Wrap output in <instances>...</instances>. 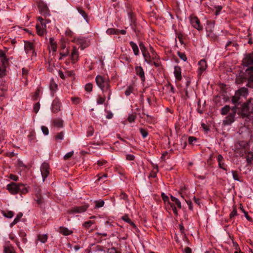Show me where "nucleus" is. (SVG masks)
<instances>
[{
  "instance_id": "nucleus-26",
  "label": "nucleus",
  "mask_w": 253,
  "mask_h": 253,
  "mask_svg": "<svg viewBox=\"0 0 253 253\" xmlns=\"http://www.w3.org/2000/svg\"><path fill=\"white\" fill-rule=\"evenodd\" d=\"M217 160L219 168L226 170V169L223 167L224 163L222 162L223 160V157L221 155H218L217 157Z\"/></svg>"
},
{
  "instance_id": "nucleus-56",
  "label": "nucleus",
  "mask_w": 253,
  "mask_h": 253,
  "mask_svg": "<svg viewBox=\"0 0 253 253\" xmlns=\"http://www.w3.org/2000/svg\"><path fill=\"white\" fill-rule=\"evenodd\" d=\"M92 224V222L91 221H88L84 223V226L86 228H88Z\"/></svg>"
},
{
  "instance_id": "nucleus-49",
  "label": "nucleus",
  "mask_w": 253,
  "mask_h": 253,
  "mask_svg": "<svg viewBox=\"0 0 253 253\" xmlns=\"http://www.w3.org/2000/svg\"><path fill=\"white\" fill-rule=\"evenodd\" d=\"M237 210L235 207H234V209H233V211L230 214V218H232L235 216L237 215Z\"/></svg>"
},
{
  "instance_id": "nucleus-20",
  "label": "nucleus",
  "mask_w": 253,
  "mask_h": 253,
  "mask_svg": "<svg viewBox=\"0 0 253 253\" xmlns=\"http://www.w3.org/2000/svg\"><path fill=\"white\" fill-rule=\"evenodd\" d=\"M214 28V23L212 22H210L207 23V26L206 27V29L207 32L209 33V34L212 33L213 31V29Z\"/></svg>"
},
{
  "instance_id": "nucleus-54",
  "label": "nucleus",
  "mask_w": 253,
  "mask_h": 253,
  "mask_svg": "<svg viewBox=\"0 0 253 253\" xmlns=\"http://www.w3.org/2000/svg\"><path fill=\"white\" fill-rule=\"evenodd\" d=\"M9 178L14 180V181H17L18 179V177L17 176L15 175H14L13 174H10V175H9Z\"/></svg>"
},
{
  "instance_id": "nucleus-18",
  "label": "nucleus",
  "mask_w": 253,
  "mask_h": 253,
  "mask_svg": "<svg viewBox=\"0 0 253 253\" xmlns=\"http://www.w3.org/2000/svg\"><path fill=\"white\" fill-rule=\"evenodd\" d=\"M59 232L65 236H67L73 233L72 230L68 229L67 228L63 227L60 228Z\"/></svg>"
},
{
  "instance_id": "nucleus-3",
  "label": "nucleus",
  "mask_w": 253,
  "mask_h": 253,
  "mask_svg": "<svg viewBox=\"0 0 253 253\" xmlns=\"http://www.w3.org/2000/svg\"><path fill=\"white\" fill-rule=\"evenodd\" d=\"M248 94V90L246 87H242L235 92V95L232 99V102L236 105L238 104L239 100L241 97H246Z\"/></svg>"
},
{
  "instance_id": "nucleus-50",
  "label": "nucleus",
  "mask_w": 253,
  "mask_h": 253,
  "mask_svg": "<svg viewBox=\"0 0 253 253\" xmlns=\"http://www.w3.org/2000/svg\"><path fill=\"white\" fill-rule=\"evenodd\" d=\"M73 153H74V152L73 151H71V152H70L68 153H67L64 156V159L65 160H67L69 158H71L73 155Z\"/></svg>"
},
{
  "instance_id": "nucleus-53",
  "label": "nucleus",
  "mask_w": 253,
  "mask_h": 253,
  "mask_svg": "<svg viewBox=\"0 0 253 253\" xmlns=\"http://www.w3.org/2000/svg\"><path fill=\"white\" fill-rule=\"evenodd\" d=\"M72 100L73 101V103L76 104H77L81 102V99L78 97H73L72 98Z\"/></svg>"
},
{
  "instance_id": "nucleus-19",
  "label": "nucleus",
  "mask_w": 253,
  "mask_h": 253,
  "mask_svg": "<svg viewBox=\"0 0 253 253\" xmlns=\"http://www.w3.org/2000/svg\"><path fill=\"white\" fill-rule=\"evenodd\" d=\"M28 192L27 187L21 183L18 184V193H21L22 194H25Z\"/></svg>"
},
{
  "instance_id": "nucleus-22",
  "label": "nucleus",
  "mask_w": 253,
  "mask_h": 253,
  "mask_svg": "<svg viewBox=\"0 0 253 253\" xmlns=\"http://www.w3.org/2000/svg\"><path fill=\"white\" fill-rule=\"evenodd\" d=\"M122 219L129 223L133 228H136V226L135 224L132 222L131 219L127 215H125L122 217Z\"/></svg>"
},
{
  "instance_id": "nucleus-60",
  "label": "nucleus",
  "mask_w": 253,
  "mask_h": 253,
  "mask_svg": "<svg viewBox=\"0 0 253 253\" xmlns=\"http://www.w3.org/2000/svg\"><path fill=\"white\" fill-rule=\"evenodd\" d=\"M243 212H244L247 219L249 221H251L252 218L249 216L248 212L244 210H243Z\"/></svg>"
},
{
  "instance_id": "nucleus-64",
  "label": "nucleus",
  "mask_w": 253,
  "mask_h": 253,
  "mask_svg": "<svg viewBox=\"0 0 253 253\" xmlns=\"http://www.w3.org/2000/svg\"><path fill=\"white\" fill-rule=\"evenodd\" d=\"M191 249L189 247H186L184 250V253H191Z\"/></svg>"
},
{
  "instance_id": "nucleus-37",
  "label": "nucleus",
  "mask_w": 253,
  "mask_h": 253,
  "mask_svg": "<svg viewBox=\"0 0 253 253\" xmlns=\"http://www.w3.org/2000/svg\"><path fill=\"white\" fill-rule=\"evenodd\" d=\"M178 55L179 57V58L182 59L184 61H186L187 60V57L186 56V55L184 53H182L180 52H177Z\"/></svg>"
},
{
  "instance_id": "nucleus-38",
  "label": "nucleus",
  "mask_w": 253,
  "mask_h": 253,
  "mask_svg": "<svg viewBox=\"0 0 253 253\" xmlns=\"http://www.w3.org/2000/svg\"><path fill=\"white\" fill-rule=\"evenodd\" d=\"M117 29L114 28L108 29L106 32L108 34H118Z\"/></svg>"
},
{
  "instance_id": "nucleus-16",
  "label": "nucleus",
  "mask_w": 253,
  "mask_h": 253,
  "mask_svg": "<svg viewBox=\"0 0 253 253\" xmlns=\"http://www.w3.org/2000/svg\"><path fill=\"white\" fill-rule=\"evenodd\" d=\"M53 125L54 126L57 127H62L63 126V121L60 118H56L53 120Z\"/></svg>"
},
{
  "instance_id": "nucleus-58",
  "label": "nucleus",
  "mask_w": 253,
  "mask_h": 253,
  "mask_svg": "<svg viewBox=\"0 0 253 253\" xmlns=\"http://www.w3.org/2000/svg\"><path fill=\"white\" fill-rule=\"evenodd\" d=\"M170 204L171 205V207L172 209V211H173V212L174 213L175 215H177L178 212H177V211L176 209V207H175L174 204Z\"/></svg>"
},
{
  "instance_id": "nucleus-46",
  "label": "nucleus",
  "mask_w": 253,
  "mask_h": 253,
  "mask_svg": "<svg viewBox=\"0 0 253 253\" xmlns=\"http://www.w3.org/2000/svg\"><path fill=\"white\" fill-rule=\"evenodd\" d=\"M40 103L38 102V103H36L34 106V112L36 113H37L40 109Z\"/></svg>"
},
{
  "instance_id": "nucleus-29",
  "label": "nucleus",
  "mask_w": 253,
  "mask_h": 253,
  "mask_svg": "<svg viewBox=\"0 0 253 253\" xmlns=\"http://www.w3.org/2000/svg\"><path fill=\"white\" fill-rule=\"evenodd\" d=\"M230 107L229 105H226L221 109V113L223 115L227 114L230 111Z\"/></svg>"
},
{
  "instance_id": "nucleus-55",
  "label": "nucleus",
  "mask_w": 253,
  "mask_h": 253,
  "mask_svg": "<svg viewBox=\"0 0 253 253\" xmlns=\"http://www.w3.org/2000/svg\"><path fill=\"white\" fill-rule=\"evenodd\" d=\"M215 9H216V11H215V15H218L219 13V12L220 11V10H221V9L222 8V6H215Z\"/></svg>"
},
{
  "instance_id": "nucleus-44",
  "label": "nucleus",
  "mask_w": 253,
  "mask_h": 253,
  "mask_svg": "<svg viewBox=\"0 0 253 253\" xmlns=\"http://www.w3.org/2000/svg\"><path fill=\"white\" fill-rule=\"evenodd\" d=\"M161 196H162V198L163 201L165 203L168 202L169 204H170L169 202L168 196L166 195L165 193H162Z\"/></svg>"
},
{
  "instance_id": "nucleus-42",
  "label": "nucleus",
  "mask_w": 253,
  "mask_h": 253,
  "mask_svg": "<svg viewBox=\"0 0 253 253\" xmlns=\"http://www.w3.org/2000/svg\"><path fill=\"white\" fill-rule=\"evenodd\" d=\"M139 45L142 54L147 52L146 48L145 47V46H144L142 42H140Z\"/></svg>"
},
{
  "instance_id": "nucleus-47",
  "label": "nucleus",
  "mask_w": 253,
  "mask_h": 253,
  "mask_svg": "<svg viewBox=\"0 0 253 253\" xmlns=\"http://www.w3.org/2000/svg\"><path fill=\"white\" fill-rule=\"evenodd\" d=\"M42 130L44 135H47L48 134V129L45 126H42Z\"/></svg>"
},
{
  "instance_id": "nucleus-61",
  "label": "nucleus",
  "mask_w": 253,
  "mask_h": 253,
  "mask_svg": "<svg viewBox=\"0 0 253 253\" xmlns=\"http://www.w3.org/2000/svg\"><path fill=\"white\" fill-rule=\"evenodd\" d=\"M23 215V214L21 212H19L16 216V217H15V218L14 219L15 220H16L17 222H18L20 218L22 217Z\"/></svg>"
},
{
  "instance_id": "nucleus-15",
  "label": "nucleus",
  "mask_w": 253,
  "mask_h": 253,
  "mask_svg": "<svg viewBox=\"0 0 253 253\" xmlns=\"http://www.w3.org/2000/svg\"><path fill=\"white\" fill-rule=\"evenodd\" d=\"M181 69L178 66H175L174 70V74L175 77L177 80H180L181 79Z\"/></svg>"
},
{
  "instance_id": "nucleus-59",
  "label": "nucleus",
  "mask_w": 253,
  "mask_h": 253,
  "mask_svg": "<svg viewBox=\"0 0 253 253\" xmlns=\"http://www.w3.org/2000/svg\"><path fill=\"white\" fill-rule=\"evenodd\" d=\"M108 253H120L119 251H117L115 248H111L108 250Z\"/></svg>"
},
{
  "instance_id": "nucleus-23",
  "label": "nucleus",
  "mask_w": 253,
  "mask_h": 253,
  "mask_svg": "<svg viewBox=\"0 0 253 253\" xmlns=\"http://www.w3.org/2000/svg\"><path fill=\"white\" fill-rule=\"evenodd\" d=\"M4 253H15L13 248L9 245H7L4 247Z\"/></svg>"
},
{
  "instance_id": "nucleus-51",
  "label": "nucleus",
  "mask_w": 253,
  "mask_h": 253,
  "mask_svg": "<svg viewBox=\"0 0 253 253\" xmlns=\"http://www.w3.org/2000/svg\"><path fill=\"white\" fill-rule=\"evenodd\" d=\"M93 133H94V130H93V128H92L91 127H90L88 128V129L87 131V136H91L93 135Z\"/></svg>"
},
{
  "instance_id": "nucleus-39",
  "label": "nucleus",
  "mask_w": 253,
  "mask_h": 253,
  "mask_svg": "<svg viewBox=\"0 0 253 253\" xmlns=\"http://www.w3.org/2000/svg\"><path fill=\"white\" fill-rule=\"evenodd\" d=\"M85 89L86 91L90 92L92 90V84L90 83L87 84L85 85Z\"/></svg>"
},
{
  "instance_id": "nucleus-45",
  "label": "nucleus",
  "mask_w": 253,
  "mask_h": 253,
  "mask_svg": "<svg viewBox=\"0 0 253 253\" xmlns=\"http://www.w3.org/2000/svg\"><path fill=\"white\" fill-rule=\"evenodd\" d=\"M135 118L136 117L135 115L131 114L128 116L127 120L129 123H132L134 121Z\"/></svg>"
},
{
  "instance_id": "nucleus-52",
  "label": "nucleus",
  "mask_w": 253,
  "mask_h": 253,
  "mask_svg": "<svg viewBox=\"0 0 253 253\" xmlns=\"http://www.w3.org/2000/svg\"><path fill=\"white\" fill-rule=\"evenodd\" d=\"M232 174H233V178L237 181H239V179L238 177V174L237 172L236 171H232Z\"/></svg>"
},
{
  "instance_id": "nucleus-43",
  "label": "nucleus",
  "mask_w": 253,
  "mask_h": 253,
  "mask_svg": "<svg viewBox=\"0 0 253 253\" xmlns=\"http://www.w3.org/2000/svg\"><path fill=\"white\" fill-rule=\"evenodd\" d=\"M139 130H140V132L141 135H142L143 137L145 138L148 135L147 130L142 128H140L139 129Z\"/></svg>"
},
{
  "instance_id": "nucleus-21",
  "label": "nucleus",
  "mask_w": 253,
  "mask_h": 253,
  "mask_svg": "<svg viewBox=\"0 0 253 253\" xmlns=\"http://www.w3.org/2000/svg\"><path fill=\"white\" fill-rule=\"evenodd\" d=\"M129 44L133 51L134 55H138L139 54V49L138 46L132 41L129 42Z\"/></svg>"
},
{
  "instance_id": "nucleus-4",
  "label": "nucleus",
  "mask_w": 253,
  "mask_h": 253,
  "mask_svg": "<svg viewBox=\"0 0 253 253\" xmlns=\"http://www.w3.org/2000/svg\"><path fill=\"white\" fill-rule=\"evenodd\" d=\"M88 208V205L85 204L80 207H75L68 211L69 213H82L84 212Z\"/></svg>"
},
{
  "instance_id": "nucleus-41",
  "label": "nucleus",
  "mask_w": 253,
  "mask_h": 253,
  "mask_svg": "<svg viewBox=\"0 0 253 253\" xmlns=\"http://www.w3.org/2000/svg\"><path fill=\"white\" fill-rule=\"evenodd\" d=\"M57 87V85L55 83H53V82H50V89L54 91L56 88Z\"/></svg>"
},
{
  "instance_id": "nucleus-33",
  "label": "nucleus",
  "mask_w": 253,
  "mask_h": 253,
  "mask_svg": "<svg viewBox=\"0 0 253 253\" xmlns=\"http://www.w3.org/2000/svg\"><path fill=\"white\" fill-rule=\"evenodd\" d=\"M253 160V152H250L247 156V162L248 163H251Z\"/></svg>"
},
{
  "instance_id": "nucleus-32",
  "label": "nucleus",
  "mask_w": 253,
  "mask_h": 253,
  "mask_svg": "<svg viewBox=\"0 0 253 253\" xmlns=\"http://www.w3.org/2000/svg\"><path fill=\"white\" fill-rule=\"evenodd\" d=\"M197 139L193 136H190L188 138V142L191 145H194L195 143L197 142Z\"/></svg>"
},
{
  "instance_id": "nucleus-8",
  "label": "nucleus",
  "mask_w": 253,
  "mask_h": 253,
  "mask_svg": "<svg viewBox=\"0 0 253 253\" xmlns=\"http://www.w3.org/2000/svg\"><path fill=\"white\" fill-rule=\"evenodd\" d=\"M190 22L192 26L198 30L202 29V26L200 24V20L196 16H191L190 18Z\"/></svg>"
},
{
  "instance_id": "nucleus-11",
  "label": "nucleus",
  "mask_w": 253,
  "mask_h": 253,
  "mask_svg": "<svg viewBox=\"0 0 253 253\" xmlns=\"http://www.w3.org/2000/svg\"><path fill=\"white\" fill-rule=\"evenodd\" d=\"M243 64L245 66L253 65V53L247 55L243 60Z\"/></svg>"
},
{
  "instance_id": "nucleus-36",
  "label": "nucleus",
  "mask_w": 253,
  "mask_h": 253,
  "mask_svg": "<svg viewBox=\"0 0 253 253\" xmlns=\"http://www.w3.org/2000/svg\"><path fill=\"white\" fill-rule=\"evenodd\" d=\"M133 90V87L131 86H129L127 88L126 90L125 91V94L126 96H128L131 92H132Z\"/></svg>"
},
{
  "instance_id": "nucleus-7",
  "label": "nucleus",
  "mask_w": 253,
  "mask_h": 253,
  "mask_svg": "<svg viewBox=\"0 0 253 253\" xmlns=\"http://www.w3.org/2000/svg\"><path fill=\"white\" fill-rule=\"evenodd\" d=\"M46 28V23L44 21L41 23L37 24L36 30L37 34L39 36H43L45 32Z\"/></svg>"
},
{
  "instance_id": "nucleus-13",
  "label": "nucleus",
  "mask_w": 253,
  "mask_h": 253,
  "mask_svg": "<svg viewBox=\"0 0 253 253\" xmlns=\"http://www.w3.org/2000/svg\"><path fill=\"white\" fill-rule=\"evenodd\" d=\"M235 116V115L229 113V115L224 120L223 124L228 125L232 123L234 121Z\"/></svg>"
},
{
  "instance_id": "nucleus-1",
  "label": "nucleus",
  "mask_w": 253,
  "mask_h": 253,
  "mask_svg": "<svg viewBox=\"0 0 253 253\" xmlns=\"http://www.w3.org/2000/svg\"><path fill=\"white\" fill-rule=\"evenodd\" d=\"M240 114L246 121H253V98H250L242 105Z\"/></svg>"
},
{
  "instance_id": "nucleus-14",
  "label": "nucleus",
  "mask_w": 253,
  "mask_h": 253,
  "mask_svg": "<svg viewBox=\"0 0 253 253\" xmlns=\"http://www.w3.org/2000/svg\"><path fill=\"white\" fill-rule=\"evenodd\" d=\"M136 74L139 76L142 82H144L145 80L144 72L141 66H136L135 67Z\"/></svg>"
},
{
  "instance_id": "nucleus-34",
  "label": "nucleus",
  "mask_w": 253,
  "mask_h": 253,
  "mask_svg": "<svg viewBox=\"0 0 253 253\" xmlns=\"http://www.w3.org/2000/svg\"><path fill=\"white\" fill-rule=\"evenodd\" d=\"M3 215L7 218H11L14 215V213L12 211H8L6 212L3 213Z\"/></svg>"
},
{
  "instance_id": "nucleus-6",
  "label": "nucleus",
  "mask_w": 253,
  "mask_h": 253,
  "mask_svg": "<svg viewBox=\"0 0 253 253\" xmlns=\"http://www.w3.org/2000/svg\"><path fill=\"white\" fill-rule=\"evenodd\" d=\"M61 103L59 100L55 98L52 102L51 111L53 113H57L61 110Z\"/></svg>"
},
{
  "instance_id": "nucleus-27",
  "label": "nucleus",
  "mask_w": 253,
  "mask_h": 253,
  "mask_svg": "<svg viewBox=\"0 0 253 253\" xmlns=\"http://www.w3.org/2000/svg\"><path fill=\"white\" fill-rule=\"evenodd\" d=\"M142 54L144 57L145 61L147 62L149 64L151 63V57L149 53L147 51L146 52Z\"/></svg>"
},
{
  "instance_id": "nucleus-5",
  "label": "nucleus",
  "mask_w": 253,
  "mask_h": 253,
  "mask_svg": "<svg viewBox=\"0 0 253 253\" xmlns=\"http://www.w3.org/2000/svg\"><path fill=\"white\" fill-rule=\"evenodd\" d=\"M49 165L46 163H43L41 167V172L42 177L43 181L47 177L49 174Z\"/></svg>"
},
{
  "instance_id": "nucleus-2",
  "label": "nucleus",
  "mask_w": 253,
  "mask_h": 253,
  "mask_svg": "<svg viewBox=\"0 0 253 253\" xmlns=\"http://www.w3.org/2000/svg\"><path fill=\"white\" fill-rule=\"evenodd\" d=\"M95 81L97 85L102 91H105L108 92V99H110L111 91V90L110 89L109 80L107 79L104 78L101 76L98 75L96 77Z\"/></svg>"
},
{
  "instance_id": "nucleus-12",
  "label": "nucleus",
  "mask_w": 253,
  "mask_h": 253,
  "mask_svg": "<svg viewBox=\"0 0 253 253\" xmlns=\"http://www.w3.org/2000/svg\"><path fill=\"white\" fill-rule=\"evenodd\" d=\"M79 52L78 49L75 46L73 48L72 52L71 53V60L73 63L76 62L78 60Z\"/></svg>"
},
{
  "instance_id": "nucleus-31",
  "label": "nucleus",
  "mask_w": 253,
  "mask_h": 253,
  "mask_svg": "<svg viewBox=\"0 0 253 253\" xmlns=\"http://www.w3.org/2000/svg\"><path fill=\"white\" fill-rule=\"evenodd\" d=\"M39 8H40L41 12L43 13L44 14L48 15V11L47 7L46 5H43L42 7L41 8V5H39Z\"/></svg>"
},
{
  "instance_id": "nucleus-10",
  "label": "nucleus",
  "mask_w": 253,
  "mask_h": 253,
  "mask_svg": "<svg viewBox=\"0 0 253 253\" xmlns=\"http://www.w3.org/2000/svg\"><path fill=\"white\" fill-rule=\"evenodd\" d=\"M199 68L198 69V75H201L207 68L206 61L204 59L201 60L198 64Z\"/></svg>"
},
{
  "instance_id": "nucleus-25",
  "label": "nucleus",
  "mask_w": 253,
  "mask_h": 253,
  "mask_svg": "<svg viewBox=\"0 0 253 253\" xmlns=\"http://www.w3.org/2000/svg\"><path fill=\"white\" fill-rule=\"evenodd\" d=\"M47 240V236L46 234H43V235H39L38 236V241H40L42 243H44L46 242Z\"/></svg>"
},
{
  "instance_id": "nucleus-62",
  "label": "nucleus",
  "mask_w": 253,
  "mask_h": 253,
  "mask_svg": "<svg viewBox=\"0 0 253 253\" xmlns=\"http://www.w3.org/2000/svg\"><path fill=\"white\" fill-rule=\"evenodd\" d=\"M134 158H135L134 156H133L132 155H127L126 156V159L128 160H130V161L133 160L134 159Z\"/></svg>"
},
{
  "instance_id": "nucleus-48",
  "label": "nucleus",
  "mask_w": 253,
  "mask_h": 253,
  "mask_svg": "<svg viewBox=\"0 0 253 253\" xmlns=\"http://www.w3.org/2000/svg\"><path fill=\"white\" fill-rule=\"evenodd\" d=\"M120 198L127 201V195L124 192H122L120 195Z\"/></svg>"
},
{
  "instance_id": "nucleus-24",
  "label": "nucleus",
  "mask_w": 253,
  "mask_h": 253,
  "mask_svg": "<svg viewBox=\"0 0 253 253\" xmlns=\"http://www.w3.org/2000/svg\"><path fill=\"white\" fill-rule=\"evenodd\" d=\"M25 49L26 52L28 53L30 51L33 50V44L32 43L27 42H25Z\"/></svg>"
},
{
  "instance_id": "nucleus-30",
  "label": "nucleus",
  "mask_w": 253,
  "mask_h": 253,
  "mask_svg": "<svg viewBox=\"0 0 253 253\" xmlns=\"http://www.w3.org/2000/svg\"><path fill=\"white\" fill-rule=\"evenodd\" d=\"M94 203H95V208L96 209L102 207L104 205V202L102 200L95 201Z\"/></svg>"
},
{
  "instance_id": "nucleus-63",
  "label": "nucleus",
  "mask_w": 253,
  "mask_h": 253,
  "mask_svg": "<svg viewBox=\"0 0 253 253\" xmlns=\"http://www.w3.org/2000/svg\"><path fill=\"white\" fill-rule=\"evenodd\" d=\"M169 87L170 88V91L173 93L174 92V87L171 84H169L168 85V88H169Z\"/></svg>"
},
{
  "instance_id": "nucleus-9",
  "label": "nucleus",
  "mask_w": 253,
  "mask_h": 253,
  "mask_svg": "<svg viewBox=\"0 0 253 253\" xmlns=\"http://www.w3.org/2000/svg\"><path fill=\"white\" fill-rule=\"evenodd\" d=\"M18 184L11 182L7 185V187L8 190L12 194H15L18 193Z\"/></svg>"
},
{
  "instance_id": "nucleus-17",
  "label": "nucleus",
  "mask_w": 253,
  "mask_h": 253,
  "mask_svg": "<svg viewBox=\"0 0 253 253\" xmlns=\"http://www.w3.org/2000/svg\"><path fill=\"white\" fill-rule=\"evenodd\" d=\"M50 46L49 47V50H52L53 52H55L57 49L56 42L53 38L49 39Z\"/></svg>"
},
{
  "instance_id": "nucleus-28",
  "label": "nucleus",
  "mask_w": 253,
  "mask_h": 253,
  "mask_svg": "<svg viewBox=\"0 0 253 253\" xmlns=\"http://www.w3.org/2000/svg\"><path fill=\"white\" fill-rule=\"evenodd\" d=\"M77 9L79 13L82 15L84 19L87 22V16L85 11L80 7H77Z\"/></svg>"
},
{
  "instance_id": "nucleus-57",
  "label": "nucleus",
  "mask_w": 253,
  "mask_h": 253,
  "mask_svg": "<svg viewBox=\"0 0 253 253\" xmlns=\"http://www.w3.org/2000/svg\"><path fill=\"white\" fill-rule=\"evenodd\" d=\"M21 236L22 237V242L23 243L26 244L27 240V239L25 238L26 234L23 232L21 234Z\"/></svg>"
},
{
  "instance_id": "nucleus-40",
  "label": "nucleus",
  "mask_w": 253,
  "mask_h": 253,
  "mask_svg": "<svg viewBox=\"0 0 253 253\" xmlns=\"http://www.w3.org/2000/svg\"><path fill=\"white\" fill-rule=\"evenodd\" d=\"M105 100V97H102L100 96H98L97 99V103L98 104H102L104 103Z\"/></svg>"
},
{
  "instance_id": "nucleus-35",
  "label": "nucleus",
  "mask_w": 253,
  "mask_h": 253,
  "mask_svg": "<svg viewBox=\"0 0 253 253\" xmlns=\"http://www.w3.org/2000/svg\"><path fill=\"white\" fill-rule=\"evenodd\" d=\"M63 137H64L63 132H61L55 136V138L56 140H61L63 139Z\"/></svg>"
}]
</instances>
